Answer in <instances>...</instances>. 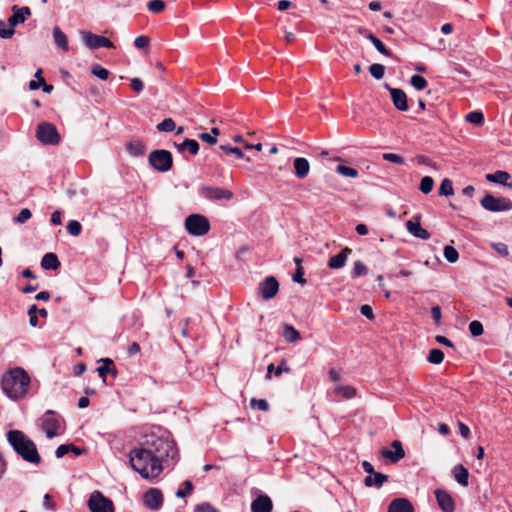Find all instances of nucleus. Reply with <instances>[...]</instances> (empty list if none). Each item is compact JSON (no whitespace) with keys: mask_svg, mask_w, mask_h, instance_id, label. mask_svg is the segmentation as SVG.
Here are the masks:
<instances>
[{"mask_svg":"<svg viewBox=\"0 0 512 512\" xmlns=\"http://www.w3.org/2000/svg\"><path fill=\"white\" fill-rule=\"evenodd\" d=\"M88 507L91 512H114L113 502L99 491H94L90 495Z\"/></svg>","mask_w":512,"mask_h":512,"instance_id":"8","label":"nucleus"},{"mask_svg":"<svg viewBox=\"0 0 512 512\" xmlns=\"http://www.w3.org/2000/svg\"><path fill=\"white\" fill-rule=\"evenodd\" d=\"M156 128L160 132H172L176 129V124L172 118H165L157 124Z\"/></svg>","mask_w":512,"mask_h":512,"instance_id":"34","label":"nucleus"},{"mask_svg":"<svg viewBox=\"0 0 512 512\" xmlns=\"http://www.w3.org/2000/svg\"><path fill=\"white\" fill-rule=\"evenodd\" d=\"M387 480H388L387 475H384L380 472L374 471V473H372V475H368L365 477L364 483L368 487H371V486L381 487Z\"/></svg>","mask_w":512,"mask_h":512,"instance_id":"24","label":"nucleus"},{"mask_svg":"<svg viewBox=\"0 0 512 512\" xmlns=\"http://www.w3.org/2000/svg\"><path fill=\"white\" fill-rule=\"evenodd\" d=\"M431 315L434 321L439 324L441 320V308L439 306H433L431 308Z\"/></svg>","mask_w":512,"mask_h":512,"instance_id":"64","label":"nucleus"},{"mask_svg":"<svg viewBox=\"0 0 512 512\" xmlns=\"http://www.w3.org/2000/svg\"><path fill=\"white\" fill-rule=\"evenodd\" d=\"M443 254L449 263H455L459 258L458 251L450 245L444 247Z\"/></svg>","mask_w":512,"mask_h":512,"instance_id":"37","label":"nucleus"},{"mask_svg":"<svg viewBox=\"0 0 512 512\" xmlns=\"http://www.w3.org/2000/svg\"><path fill=\"white\" fill-rule=\"evenodd\" d=\"M199 193L209 201H230L234 197L232 191L214 186H202L199 189Z\"/></svg>","mask_w":512,"mask_h":512,"instance_id":"10","label":"nucleus"},{"mask_svg":"<svg viewBox=\"0 0 512 512\" xmlns=\"http://www.w3.org/2000/svg\"><path fill=\"white\" fill-rule=\"evenodd\" d=\"M410 84L416 89V90H423L427 87L428 82L427 80L420 76V75H413L410 78Z\"/></svg>","mask_w":512,"mask_h":512,"instance_id":"39","label":"nucleus"},{"mask_svg":"<svg viewBox=\"0 0 512 512\" xmlns=\"http://www.w3.org/2000/svg\"><path fill=\"white\" fill-rule=\"evenodd\" d=\"M194 512H218L216 508H214L209 503H202L195 507Z\"/></svg>","mask_w":512,"mask_h":512,"instance_id":"55","label":"nucleus"},{"mask_svg":"<svg viewBox=\"0 0 512 512\" xmlns=\"http://www.w3.org/2000/svg\"><path fill=\"white\" fill-rule=\"evenodd\" d=\"M185 229L190 235L203 236L210 230L209 220L200 214H191L185 219Z\"/></svg>","mask_w":512,"mask_h":512,"instance_id":"4","label":"nucleus"},{"mask_svg":"<svg viewBox=\"0 0 512 512\" xmlns=\"http://www.w3.org/2000/svg\"><path fill=\"white\" fill-rule=\"evenodd\" d=\"M91 73H92L94 76H96V77H98L99 79H101V80H106V79H108L109 74H110V73H109V71H108L106 68L102 67V66H101V65H99V64H95V65L92 67V69H91Z\"/></svg>","mask_w":512,"mask_h":512,"instance_id":"43","label":"nucleus"},{"mask_svg":"<svg viewBox=\"0 0 512 512\" xmlns=\"http://www.w3.org/2000/svg\"><path fill=\"white\" fill-rule=\"evenodd\" d=\"M126 150L132 156H141L146 151L145 144L140 140H132L126 144Z\"/></svg>","mask_w":512,"mask_h":512,"instance_id":"26","label":"nucleus"},{"mask_svg":"<svg viewBox=\"0 0 512 512\" xmlns=\"http://www.w3.org/2000/svg\"><path fill=\"white\" fill-rule=\"evenodd\" d=\"M293 168L295 176L299 179H304L310 172V164L306 158L297 157L293 161Z\"/></svg>","mask_w":512,"mask_h":512,"instance_id":"21","label":"nucleus"},{"mask_svg":"<svg viewBox=\"0 0 512 512\" xmlns=\"http://www.w3.org/2000/svg\"><path fill=\"white\" fill-rule=\"evenodd\" d=\"M283 337L289 343H293L301 339L299 331L289 324H284Z\"/></svg>","mask_w":512,"mask_h":512,"instance_id":"31","label":"nucleus"},{"mask_svg":"<svg viewBox=\"0 0 512 512\" xmlns=\"http://www.w3.org/2000/svg\"><path fill=\"white\" fill-rule=\"evenodd\" d=\"M390 95L394 106L400 111H407L409 106L406 93L402 89L390 88Z\"/></svg>","mask_w":512,"mask_h":512,"instance_id":"20","label":"nucleus"},{"mask_svg":"<svg viewBox=\"0 0 512 512\" xmlns=\"http://www.w3.org/2000/svg\"><path fill=\"white\" fill-rule=\"evenodd\" d=\"M493 248L497 253H499L502 256H508L509 254L508 247L504 243H495L493 244Z\"/></svg>","mask_w":512,"mask_h":512,"instance_id":"59","label":"nucleus"},{"mask_svg":"<svg viewBox=\"0 0 512 512\" xmlns=\"http://www.w3.org/2000/svg\"><path fill=\"white\" fill-rule=\"evenodd\" d=\"M383 159L398 165H403L405 163L404 158L395 153H385L383 154Z\"/></svg>","mask_w":512,"mask_h":512,"instance_id":"51","label":"nucleus"},{"mask_svg":"<svg viewBox=\"0 0 512 512\" xmlns=\"http://www.w3.org/2000/svg\"><path fill=\"white\" fill-rule=\"evenodd\" d=\"M199 138L210 145H215L217 143V138L212 136L210 133H201L199 134Z\"/></svg>","mask_w":512,"mask_h":512,"instance_id":"60","label":"nucleus"},{"mask_svg":"<svg viewBox=\"0 0 512 512\" xmlns=\"http://www.w3.org/2000/svg\"><path fill=\"white\" fill-rule=\"evenodd\" d=\"M6 438L15 453L24 461L33 465L41 463L36 444L21 430L12 429L6 433Z\"/></svg>","mask_w":512,"mask_h":512,"instance_id":"3","label":"nucleus"},{"mask_svg":"<svg viewBox=\"0 0 512 512\" xmlns=\"http://www.w3.org/2000/svg\"><path fill=\"white\" fill-rule=\"evenodd\" d=\"M458 427H459V433L461 434V436L464 437L465 439H468L470 437L469 427L462 422L458 423Z\"/></svg>","mask_w":512,"mask_h":512,"instance_id":"63","label":"nucleus"},{"mask_svg":"<svg viewBox=\"0 0 512 512\" xmlns=\"http://www.w3.org/2000/svg\"><path fill=\"white\" fill-rule=\"evenodd\" d=\"M67 231L72 236H78L82 231V226L78 221L71 220L67 224Z\"/></svg>","mask_w":512,"mask_h":512,"instance_id":"49","label":"nucleus"},{"mask_svg":"<svg viewBox=\"0 0 512 512\" xmlns=\"http://www.w3.org/2000/svg\"><path fill=\"white\" fill-rule=\"evenodd\" d=\"M454 189L452 181L448 178L442 180L441 185L439 187V195L441 196H450L453 195Z\"/></svg>","mask_w":512,"mask_h":512,"instance_id":"35","label":"nucleus"},{"mask_svg":"<svg viewBox=\"0 0 512 512\" xmlns=\"http://www.w3.org/2000/svg\"><path fill=\"white\" fill-rule=\"evenodd\" d=\"M455 480L462 486H468L469 471L463 465L459 464L453 468Z\"/></svg>","mask_w":512,"mask_h":512,"instance_id":"25","label":"nucleus"},{"mask_svg":"<svg viewBox=\"0 0 512 512\" xmlns=\"http://www.w3.org/2000/svg\"><path fill=\"white\" fill-rule=\"evenodd\" d=\"M391 447L393 450L385 449L381 452L383 458L388 459L392 463H397L405 457V451L399 440H394Z\"/></svg>","mask_w":512,"mask_h":512,"instance_id":"14","label":"nucleus"},{"mask_svg":"<svg viewBox=\"0 0 512 512\" xmlns=\"http://www.w3.org/2000/svg\"><path fill=\"white\" fill-rule=\"evenodd\" d=\"M370 74L377 80H380L384 77L385 74V67L382 64H372L369 67Z\"/></svg>","mask_w":512,"mask_h":512,"instance_id":"42","label":"nucleus"},{"mask_svg":"<svg viewBox=\"0 0 512 512\" xmlns=\"http://www.w3.org/2000/svg\"><path fill=\"white\" fill-rule=\"evenodd\" d=\"M352 253V249L345 247L340 253L334 255L328 260V267L330 269H341L345 266L348 256Z\"/></svg>","mask_w":512,"mask_h":512,"instance_id":"19","label":"nucleus"},{"mask_svg":"<svg viewBox=\"0 0 512 512\" xmlns=\"http://www.w3.org/2000/svg\"><path fill=\"white\" fill-rule=\"evenodd\" d=\"M185 488H186V491H183L182 489H178L177 492H176V495L177 497H185L186 495H188L189 493H191L192 489H193V485L190 481H185Z\"/></svg>","mask_w":512,"mask_h":512,"instance_id":"62","label":"nucleus"},{"mask_svg":"<svg viewBox=\"0 0 512 512\" xmlns=\"http://www.w3.org/2000/svg\"><path fill=\"white\" fill-rule=\"evenodd\" d=\"M130 85H131L132 90L135 91L136 93H140L144 89V84H143L142 80L139 78H133L131 80Z\"/></svg>","mask_w":512,"mask_h":512,"instance_id":"56","label":"nucleus"},{"mask_svg":"<svg viewBox=\"0 0 512 512\" xmlns=\"http://www.w3.org/2000/svg\"><path fill=\"white\" fill-rule=\"evenodd\" d=\"M70 452V444H62L58 446V448L55 451V455L57 458H62L66 454Z\"/></svg>","mask_w":512,"mask_h":512,"instance_id":"57","label":"nucleus"},{"mask_svg":"<svg viewBox=\"0 0 512 512\" xmlns=\"http://www.w3.org/2000/svg\"><path fill=\"white\" fill-rule=\"evenodd\" d=\"M334 392L337 396L344 399H351L356 396L357 390L353 386L339 385L335 388Z\"/></svg>","mask_w":512,"mask_h":512,"instance_id":"30","label":"nucleus"},{"mask_svg":"<svg viewBox=\"0 0 512 512\" xmlns=\"http://www.w3.org/2000/svg\"><path fill=\"white\" fill-rule=\"evenodd\" d=\"M293 281L302 285L306 283V279L304 278V270L301 266L297 267L296 272L293 275Z\"/></svg>","mask_w":512,"mask_h":512,"instance_id":"54","label":"nucleus"},{"mask_svg":"<svg viewBox=\"0 0 512 512\" xmlns=\"http://www.w3.org/2000/svg\"><path fill=\"white\" fill-rule=\"evenodd\" d=\"M444 359V353L440 349H432L428 355V361L433 364H440Z\"/></svg>","mask_w":512,"mask_h":512,"instance_id":"44","label":"nucleus"},{"mask_svg":"<svg viewBox=\"0 0 512 512\" xmlns=\"http://www.w3.org/2000/svg\"><path fill=\"white\" fill-rule=\"evenodd\" d=\"M481 205L484 209L492 212L509 211L512 209V201L504 197H495L491 194H486L482 200Z\"/></svg>","mask_w":512,"mask_h":512,"instance_id":"7","label":"nucleus"},{"mask_svg":"<svg viewBox=\"0 0 512 512\" xmlns=\"http://www.w3.org/2000/svg\"><path fill=\"white\" fill-rule=\"evenodd\" d=\"M435 497L438 503V506L443 512H454L455 503L452 496L443 489H437L435 491Z\"/></svg>","mask_w":512,"mask_h":512,"instance_id":"15","label":"nucleus"},{"mask_svg":"<svg viewBox=\"0 0 512 512\" xmlns=\"http://www.w3.org/2000/svg\"><path fill=\"white\" fill-rule=\"evenodd\" d=\"M466 120L472 124L480 126L484 123V116L482 112L472 111L466 115Z\"/></svg>","mask_w":512,"mask_h":512,"instance_id":"38","label":"nucleus"},{"mask_svg":"<svg viewBox=\"0 0 512 512\" xmlns=\"http://www.w3.org/2000/svg\"><path fill=\"white\" fill-rule=\"evenodd\" d=\"M13 14L8 19L10 26H16L20 23H23L30 15L31 11L29 7H18L17 5H14L12 7Z\"/></svg>","mask_w":512,"mask_h":512,"instance_id":"18","label":"nucleus"},{"mask_svg":"<svg viewBox=\"0 0 512 512\" xmlns=\"http://www.w3.org/2000/svg\"><path fill=\"white\" fill-rule=\"evenodd\" d=\"M416 161L420 165H425V166H429V167L435 168V163L430 158H428L427 156L418 155L416 157Z\"/></svg>","mask_w":512,"mask_h":512,"instance_id":"58","label":"nucleus"},{"mask_svg":"<svg viewBox=\"0 0 512 512\" xmlns=\"http://www.w3.org/2000/svg\"><path fill=\"white\" fill-rule=\"evenodd\" d=\"M14 26L7 27L3 20H0V37L2 39H9L14 35Z\"/></svg>","mask_w":512,"mask_h":512,"instance_id":"46","label":"nucleus"},{"mask_svg":"<svg viewBox=\"0 0 512 512\" xmlns=\"http://www.w3.org/2000/svg\"><path fill=\"white\" fill-rule=\"evenodd\" d=\"M30 376L21 367H14L2 375L1 388L11 400L24 398L30 385Z\"/></svg>","mask_w":512,"mask_h":512,"instance_id":"2","label":"nucleus"},{"mask_svg":"<svg viewBox=\"0 0 512 512\" xmlns=\"http://www.w3.org/2000/svg\"><path fill=\"white\" fill-rule=\"evenodd\" d=\"M219 150L223 152L225 155L233 154L237 159H242L244 154L242 150L238 147H231L229 145H220Z\"/></svg>","mask_w":512,"mask_h":512,"instance_id":"36","label":"nucleus"},{"mask_svg":"<svg viewBox=\"0 0 512 512\" xmlns=\"http://www.w3.org/2000/svg\"><path fill=\"white\" fill-rule=\"evenodd\" d=\"M258 291L264 300H270L277 295L279 283L275 277L268 276L259 283Z\"/></svg>","mask_w":512,"mask_h":512,"instance_id":"12","label":"nucleus"},{"mask_svg":"<svg viewBox=\"0 0 512 512\" xmlns=\"http://www.w3.org/2000/svg\"><path fill=\"white\" fill-rule=\"evenodd\" d=\"M178 459L175 443L154 433L145 434L141 447L129 452L132 469L145 479H154L161 474L166 463L173 465Z\"/></svg>","mask_w":512,"mask_h":512,"instance_id":"1","label":"nucleus"},{"mask_svg":"<svg viewBox=\"0 0 512 512\" xmlns=\"http://www.w3.org/2000/svg\"><path fill=\"white\" fill-rule=\"evenodd\" d=\"M434 186V180L430 176H425L420 182L419 189L422 193L428 194L432 191Z\"/></svg>","mask_w":512,"mask_h":512,"instance_id":"40","label":"nucleus"},{"mask_svg":"<svg viewBox=\"0 0 512 512\" xmlns=\"http://www.w3.org/2000/svg\"><path fill=\"white\" fill-rule=\"evenodd\" d=\"M273 503L269 496L263 494L256 497L251 503L252 512H272Z\"/></svg>","mask_w":512,"mask_h":512,"instance_id":"17","label":"nucleus"},{"mask_svg":"<svg viewBox=\"0 0 512 512\" xmlns=\"http://www.w3.org/2000/svg\"><path fill=\"white\" fill-rule=\"evenodd\" d=\"M179 152L188 150L192 155L199 152V144L194 139H185L181 144L176 145Z\"/></svg>","mask_w":512,"mask_h":512,"instance_id":"28","label":"nucleus"},{"mask_svg":"<svg viewBox=\"0 0 512 512\" xmlns=\"http://www.w3.org/2000/svg\"><path fill=\"white\" fill-rule=\"evenodd\" d=\"M53 38L58 47L62 50H68V39L67 36L61 31L59 27L53 29Z\"/></svg>","mask_w":512,"mask_h":512,"instance_id":"32","label":"nucleus"},{"mask_svg":"<svg viewBox=\"0 0 512 512\" xmlns=\"http://www.w3.org/2000/svg\"><path fill=\"white\" fill-rule=\"evenodd\" d=\"M469 332L472 336L477 337L483 334L484 329L481 322L474 320L469 324Z\"/></svg>","mask_w":512,"mask_h":512,"instance_id":"48","label":"nucleus"},{"mask_svg":"<svg viewBox=\"0 0 512 512\" xmlns=\"http://www.w3.org/2000/svg\"><path fill=\"white\" fill-rule=\"evenodd\" d=\"M102 365L97 368V372L100 377L103 378V381L105 382L106 375L110 372H112L114 368V363L111 359L105 358L101 360Z\"/></svg>","mask_w":512,"mask_h":512,"instance_id":"33","label":"nucleus"},{"mask_svg":"<svg viewBox=\"0 0 512 512\" xmlns=\"http://www.w3.org/2000/svg\"><path fill=\"white\" fill-rule=\"evenodd\" d=\"M150 165L159 172H167L172 168L173 158L168 150H154L149 155Z\"/></svg>","mask_w":512,"mask_h":512,"instance_id":"5","label":"nucleus"},{"mask_svg":"<svg viewBox=\"0 0 512 512\" xmlns=\"http://www.w3.org/2000/svg\"><path fill=\"white\" fill-rule=\"evenodd\" d=\"M388 512H414V508L407 499L398 498L390 503Z\"/></svg>","mask_w":512,"mask_h":512,"instance_id":"22","label":"nucleus"},{"mask_svg":"<svg viewBox=\"0 0 512 512\" xmlns=\"http://www.w3.org/2000/svg\"><path fill=\"white\" fill-rule=\"evenodd\" d=\"M41 427L45 432L47 438L52 439L61 434L60 420L52 410H48L41 419Z\"/></svg>","mask_w":512,"mask_h":512,"instance_id":"9","label":"nucleus"},{"mask_svg":"<svg viewBox=\"0 0 512 512\" xmlns=\"http://www.w3.org/2000/svg\"><path fill=\"white\" fill-rule=\"evenodd\" d=\"M406 228L410 234L414 237L427 240L430 238V233L422 228L420 224V216L413 217L411 220L406 222Z\"/></svg>","mask_w":512,"mask_h":512,"instance_id":"16","label":"nucleus"},{"mask_svg":"<svg viewBox=\"0 0 512 512\" xmlns=\"http://www.w3.org/2000/svg\"><path fill=\"white\" fill-rule=\"evenodd\" d=\"M147 6L150 12L161 13L165 9V2L163 0H152Z\"/></svg>","mask_w":512,"mask_h":512,"instance_id":"47","label":"nucleus"},{"mask_svg":"<svg viewBox=\"0 0 512 512\" xmlns=\"http://www.w3.org/2000/svg\"><path fill=\"white\" fill-rule=\"evenodd\" d=\"M150 43L149 37L145 35H141L135 38L134 45L138 49H144L146 48Z\"/></svg>","mask_w":512,"mask_h":512,"instance_id":"53","label":"nucleus"},{"mask_svg":"<svg viewBox=\"0 0 512 512\" xmlns=\"http://www.w3.org/2000/svg\"><path fill=\"white\" fill-rule=\"evenodd\" d=\"M36 137L45 145H57L60 142L56 126L49 122H42L37 126Z\"/></svg>","mask_w":512,"mask_h":512,"instance_id":"6","label":"nucleus"},{"mask_svg":"<svg viewBox=\"0 0 512 512\" xmlns=\"http://www.w3.org/2000/svg\"><path fill=\"white\" fill-rule=\"evenodd\" d=\"M367 272H368V269L363 262L356 261L354 263L353 272H352L353 277H359V276L365 275V274H367Z\"/></svg>","mask_w":512,"mask_h":512,"instance_id":"50","label":"nucleus"},{"mask_svg":"<svg viewBox=\"0 0 512 512\" xmlns=\"http://www.w3.org/2000/svg\"><path fill=\"white\" fill-rule=\"evenodd\" d=\"M143 502L150 510H159L163 505L162 492L157 488L148 489L143 495Z\"/></svg>","mask_w":512,"mask_h":512,"instance_id":"13","label":"nucleus"},{"mask_svg":"<svg viewBox=\"0 0 512 512\" xmlns=\"http://www.w3.org/2000/svg\"><path fill=\"white\" fill-rule=\"evenodd\" d=\"M510 178L509 173L505 171H496L494 173L486 174V179L489 182L499 183L508 186L512 189V183L508 184L507 180Z\"/></svg>","mask_w":512,"mask_h":512,"instance_id":"23","label":"nucleus"},{"mask_svg":"<svg viewBox=\"0 0 512 512\" xmlns=\"http://www.w3.org/2000/svg\"><path fill=\"white\" fill-rule=\"evenodd\" d=\"M364 37L369 39L374 47L377 49L379 53L385 56H391V51L386 48V46L383 44V42L378 39L374 34L372 33H366L364 34Z\"/></svg>","mask_w":512,"mask_h":512,"instance_id":"29","label":"nucleus"},{"mask_svg":"<svg viewBox=\"0 0 512 512\" xmlns=\"http://www.w3.org/2000/svg\"><path fill=\"white\" fill-rule=\"evenodd\" d=\"M41 266L45 270H55L60 266V262L56 254L46 253L41 260Z\"/></svg>","mask_w":512,"mask_h":512,"instance_id":"27","label":"nucleus"},{"mask_svg":"<svg viewBox=\"0 0 512 512\" xmlns=\"http://www.w3.org/2000/svg\"><path fill=\"white\" fill-rule=\"evenodd\" d=\"M250 406L253 409H258V410H261V411H264V412H267L269 410V404L264 399L252 398L250 400Z\"/></svg>","mask_w":512,"mask_h":512,"instance_id":"45","label":"nucleus"},{"mask_svg":"<svg viewBox=\"0 0 512 512\" xmlns=\"http://www.w3.org/2000/svg\"><path fill=\"white\" fill-rule=\"evenodd\" d=\"M81 36L83 43L89 49H98L100 47L108 49L114 48V44L104 36L96 35L88 31H81Z\"/></svg>","mask_w":512,"mask_h":512,"instance_id":"11","label":"nucleus"},{"mask_svg":"<svg viewBox=\"0 0 512 512\" xmlns=\"http://www.w3.org/2000/svg\"><path fill=\"white\" fill-rule=\"evenodd\" d=\"M32 216V213L29 209L23 208L18 215L15 217V221L18 223H25Z\"/></svg>","mask_w":512,"mask_h":512,"instance_id":"52","label":"nucleus"},{"mask_svg":"<svg viewBox=\"0 0 512 512\" xmlns=\"http://www.w3.org/2000/svg\"><path fill=\"white\" fill-rule=\"evenodd\" d=\"M360 312L362 315H364L366 318L372 320L374 319V313H373V310L371 308V306L365 304V305H362L360 307Z\"/></svg>","mask_w":512,"mask_h":512,"instance_id":"61","label":"nucleus"},{"mask_svg":"<svg viewBox=\"0 0 512 512\" xmlns=\"http://www.w3.org/2000/svg\"><path fill=\"white\" fill-rule=\"evenodd\" d=\"M336 171L345 177L356 178L358 176V171L355 168L345 165H338Z\"/></svg>","mask_w":512,"mask_h":512,"instance_id":"41","label":"nucleus"}]
</instances>
